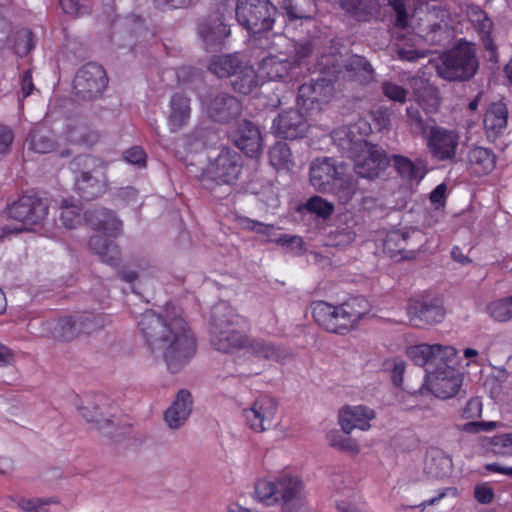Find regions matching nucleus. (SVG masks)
<instances>
[{
	"label": "nucleus",
	"instance_id": "58",
	"mask_svg": "<svg viewBox=\"0 0 512 512\" xmlns=\"http://www.w3.org/2000/svg\"><path fill=\"white\" fill-rule=\"evenodd\" d=\"M346 68L349 71H363L368 74H371L373 72L372 66L366 60V58L358 55H354L349 58L346 64Z\"/></svg>",
	"mask_w": 512,
	"mask_h": 512
},
{
	"label": "nucleus",
	"instance_id": "17",
	"mask_svg": "<svg viewBox=\"0 0 512 512\" xmlns=\"http://www.w3.org/2000/svg\"><path fill=\"white\" fill-rule=\"evenodd\" d=\"M449 363L443 362L436 371L427 376L426 383L429 391L440 399L456 396L462 386V374Z\"/></svg>",
	"mask_w": 512,
	"mask_h": 512
},
{
	"label": "nucleus",
	"instance_id": "52",
	"mask_svg": "<svg viewBox=\"0 0 512 512\" xmlns=\"http://www.w3.org/2000/svg\"><path fill=\"white\" fill-rule=\"evenodd\" d=\"M56 502L53 498H22L17 502V505L25 512H47L46 506Z\"/></svg>",
	"mask_w": 512,
	"mask_h": 512
},
{
	"label": "nucleus",
	"instance_id": "8",
	"mask_svg": "<svg viewBox=\"0 0 512 512\" xmlns=\"http://www.w3.org/2000/svg\"><path fill=\"white\" fill-rule=\"evenodd\" d=\"M242 167L241 155L235 150L224 148L201 171L199 180L206 189L221 185L232 186L237 182Z\"/></svg>",
	"mask_w": 512,
	"mask_h": 512
},
{
	"label": "nucleus",
	"instance_id": "40",
	"mask_svg": "<svg viewBox=\"0 0 512 512\" xmlns=\"http://www.w3.org/2000/svg\"><path fill=\"white\" fill-rule=\"evenodd\" d=\"M75 188L83 199L91 200L103 192L104 186L90 173L82 172L76 179Z\"/></svg>",
	"mask_w": 512,
	"mask_h": 512
},
{
	"label": "nucleus",
	"instance_id": "47",
	"mask_svg": "<svg viewBox=\"0 0 512 512\" xmlns=\"http://www.w3.org/2000/svg\"><path fill=\"white\" fill-rule=\"evenodd\" d=\"M408 233L403 231H392L387 234L383 248L391 257L405 250L407 245Z\"/></svg>",
	"mask_w": 512,
	"mask_h": 512
},
{
	"label": "nucleus",
	"instance_id": "44",
	"mask_svg": "<svg viewBox=\"0 0 512 512\" xmlns=\"http://www.w3.org/2000/svg\"><path fill=\"white\" fill-rule=\"evenodd\" d=\"M65 138L68 142L76 144H93L98 136L80 123L68 125L65 131Z\"/></svg>",
	"mask_w": 512,
	"mask_h": 512
},
{
	"label": "nucleus",
	"instance_id": "31",
	"mask_svg": "<svg viewBox=\"0 0 512 512\" xmlns=\"http://www.w3.org/2000/svg\"><path fill=\"white\" fill-rule=\"evenodd\" d=\"M361 125L362 122H359L348 127H340L331 133V139L334 144L342 153L347 154L348 157L355 153L360 144L365 141L362 137L356 136V132L360 129Z\"/></svg>",
	"mask_w": 512,
	"mask_h": 512
},
{
	"label": "nucleus",
	"instance_id": "23",
	"mask_svg": "<svg viewBox=\"0 0 512 512\" xmlns=\"http://www.w3.org/2000/svg\"><path fill=\"white\" fill-rule=\"evenodd\" d=\"M235 145L249 157H258L262 151L261 134L257 126L244 120L233 134Z\"/></svg>",
	"mask_w": 512,
	"mask_h": 512
},
{
	"label": "nucleus",
	"instance_id": "63",
	"mask_svg": "<svg viewBox=\"0 0 512 512\" xmlns=\"http://www.w3.org/2000/svg\"><path fill=\"white\" fill-rule=\"evenodd\" d=\"M474 496L479 503L489 504L493 500L494 492L490 486L482 484L476 486Z\"/></svg>",
	"mask_w": 512,
	"mask_h": 512
},
{
	"label": "nucleus",
	"instance_id": "29",
	"mask_svg": "<svg viewBox=\"0 0 512 512\" xmlns=\"http://www.w3.org/2000/svg\"><path fill=\"white\" fill-rule=\"evenodd\" d=\"M190 98L182 93L172 95L169 102L167 124L171 132H177L184 128L191 117Z\"/></svg>",
	"mask_w": 512,
	"mask_h": 512
},
{
	"label": "nucleus",
	"instance_id": "2",
	"mask_svg": "<svg viewBox=\"0 0 512 512\" xmlns=\"http://www.w3.org/2000/svg\"><path fill=\"white\" fill-rule=\"evenodd\" d=\"M255 45L267 50V54L258 63V77L261 81L293 80L298 69L311 56L314 46L311 41H293L283 35L254 38Z\"/></svg>",
	"mask_w": 512,
	"mask_h": 512
},
{
	"label": "nucleus",
	"instance_id": "24",
	"mask_svg": "<svg viewBox=\"0 0 512 512\" xmlns=\"http://www.w3.org/2000/svg\"><path fill=\"white\" fill-rule=\"evenodd\" d=\"M208 115L217 122H228L240 115L242 107L233 96L221 93L205 103Z\"/></svg>",
	"mask_w": 512,
	"mask_h": 512
},
{
	"label": "nucleus",
	"instance_id": "42",
	"mask_svg": "<svg viewBox=\"0 0 512 512\" xmlns=\"http://www.w3.org/2000/svg\"><path fill=\"white\" fill-rule=\"evenodd\" d=\"M29 145L33 151L45 154L54 151L57 144L50 132L35 130L30 134Z\"/></svg>",
	"mask_w": 512,
	"mask_h": 512
},
{
	"label": "nucleus",
	"instance_id": "16",
	"mask_svg": "<svg viewBox=\"0 0 512 512\" xmlns=\"http://www.w3.org/2000/svg\"><path fill=\"white\" fill-rule=\"evenodd\" d=\"M108 85L104 68L96 63L84 65L74 78L76 94L86 100H92L102 95Z\"/></svg>",
	"mask_w": 512,
	"mask_h": 512
},
{
	"label": "nucleus",
	"instance_id": "53",
	"mask_svg": "<svg viewBox=\"0 0 512 512\" xmlns=\"http://www.w3.org/2000/svg\"><path fill=\"white\" fill-rule=\"evenodd\" d=\"M491 445L496 454L512 456V433L494 436Z\"/></svg>",
	"mask_w": 512,
	"mask_h": 512
},
{
	"label": "nucleus",
	"instance_id": "9",
	"mask_svg": "<svg viewBox=\"0 0 512 512\" xmlns=\"http://www.w3.org/2000/svg\"><path fill=\"white\" fill-rule=\"evenodd\" d=\"M243 356L235 361L237 373L240 376H250L259 373L260 364L264 361H281L287 355L285 349L262 337L247 335L243 348Z\"/></svg>",
	"mask_w": 512,
	"mask_h": 512
},
{
	"label": "nucleus",
	"instance_id": "11",
	"mask_svg": "<svg viewBox=\"0 0 512 512\" xmlns=\"http://www.w3.org/2000/svg\"><path fill=\"white\" fill-rule=\"evenodd\" d=\"M235 12L240 25L259 34L273 28L277 9L269 0H237Z\"/></svg>",
	"mask_w": 512,
	"mask_h": 512
},
{
	"label": "nucleus",
	"instance_id": "54",
	"mask_svg": "<svg viewBox=\"0 0 512 512\" xmlns=\"http://www.w3.org/2000/svg\"><path fill=\"white\" fill-rule=\"evenodd\" d=\"M33 44V35L29 30H24L19 33L17 43H16V52L24 56L26 55L32 48Z\"/></svg>",
	"mask_w": 512,
	"mask_h": 512
},
{
	"label": "nucleus",
	"instance_id": "39",
	"mask_svg": "<svg viewBox=\"0 0 512 512\" xmlns=\"http://www.w3.org/2000/svg\"><path fill=\"white\" fill-rule=\"evenodd\" d=\"M241 67L237 56L222 55L211 61L209 70L219 78L231 77V79H233L234 75L239 72Z\"/></svg>",
	"mask_w": 512,
	"mask_h": 512
},
{
	"label": "nucleus",
	"instance_id": "4",
	"mask_svg": "<svg viewBox=\"0 0 512 512\" xmlns=\"http://www.w3.org/2000/svg\"><path fill=\"white\" fill-rule=\"evenodd\" d=\"M246 324V318L239 315L230 305L225 302L216 304L212 309L209 326L211 347L227 354L243 350L247 342V334L239 328Z\"/></svg>",
	"mask_w": 512,
	"mask_h": 512
},
{
	"label": "nucleus",
	"instance_id": "14",
	"mask_svg": "<svg viewBox=\"0 0 512 512\" xmlns=\"http://www.w3.org/2000/svg\"><path fill=\"white\" fill-rule=\"evenodd\" d=\"M425 139L427 149L434 159L442 162L455 161L460 142V134L457 130L436 124L430 125Z\"/></svg>",
	"mask_w": 512,
	"mask_h": 512
},
{
	"label": "nucleus",
	"instance_id": "64",
	"mask_svg": "<svg viewBox=\"0 0 512 512\" xmlns=\"http://www.w3.org/2000/svg\"><path fill=\"white\" fill-rule=\"evenodd\" d=\"M59 2L66 14L78 16L84 13L77 0H59Z\"/></svg>",
	"mask_w": 512,
	"mask_h": 512
},
{
	"label": "nucleus",
	"instance_id": "36",
	"mask_svg": "<svg viewBox=\"0 0 512 512\" xmlns=\"http://www.w3.org/2000/svg\"><path fill=\"white\" fill-rule=\"evenodd\" d=\"M269 163L278 172H289L294 166V158L287 143L278 141L268 151Z\"/></svg>",
	"mask_w": 512,
	"mask_h": 512
},
{
	"label": "nucleus",
	"instance_id": "30",
	"mask_svg": "<svg viewBox=\"0 0 512 512\" xmlns=\"http://www.w3.org/2000/svg\"><path fill=\"white\" fill-rule=\"evenodd\" d=\"M108 407V400L101 397L95 402H87L80 406L78 411L85 421L93 424L97 429H102L112 423V413L107 411Z\"/></svg>",
	"mask_w": 512,
	"mask_h": 512
},
{
	"label": "nucleus",
	"instance_id": "33",
	"mask_svg": "<svg viewBox=\"0 0 512 512\" xmlns=\"http://www.w3.org/2000/svg\"><path fill=\"white\" fill-rule=\"evenodd\" d=\"M508 109L502 102L493 103L488 108L484 117V126L487 133L494 136L500 135L507 127Z\"/></svg>",
	"mask_w": 512,
	"mask_h": 512
},
{
	"label": "nucleus",
	"instance_id": "62",
	"mask_svg": "<svg viewBox=\"0 0 512 512\" xmlns=\"http://www.w3.org/2000/svg\"><path fill=\"white\" fill-rule=\"evenodd\" d=\"M482 413V402L479 398L470 399L463 409V417L466 419L479 417Z\"/></svg>",
	"mask_w": 512,
	"mask_h": 512
},
{
	"label": "nucleus",
	"instance_id": "22",
	"mask_svg": "<svg viewBox=\"0 0 512 512\" xmlns=\"http://www.w3.org/2000/svg\"><path fill=\"white\" fill-rule=\"evenodd\" d=\"M375 418V412L364 406H346L339 411V425L343 432L350 434L354 429L367 431L370 429V421Z\"/></svg>",
	"mask_w": 512,
	"mask_h": 512
},
{
	"label": "nucleus",
	"instance_id": "27",
	"mask_svg": "<svg viewBox=\"0 0 512 512\" xmlns=\"http://www.w3.org/2000/svg\"><path fill=\"white\" fill-rule=\"evenodd\" d=\"M281 9L289 25H296L297 22L310 24L317 12L315 0H282Z\"/></svg>",
	"mask_w": 512,
	"mask_h": 512
},
{
	"label": "nucleus",
	"instance_id": "35",
	"mask_svg": "<svg viewBox=\"0 0 512 512\" xmlns=\"http://www.w3.org/2000/svg\"><path fill=\"white\" fill-rule=\"evenodd\" d=\"M393 166L398 174L404 180L410 183L418 184L426 175V170L422 163H415L411 159L401 156H392Z\"/></svg>",
	"mask_w": 512,
	"mask_h": 512
},
{
	"label": "nucleus",
	"instance_id": "61",
	"mask_svg": "<svg viewBox=\"0 0 512 512\" xmlns=\"http://www.w3.org/2000/svg\"><path fill=\"white\" fill-rule=\"evenodd\" d=\"M495 421L468 422L464 424L463 430L469 433H479L482 431H491L496 428Z\"/></svg>",
	"mask_w": 512,
	"mask_h": 512
},
{
	"label": "nucleus",
	"instance_id": "18",
	"mask_svg": "<svg viewBox=\"0 0 512 512\" xmlns=\"http://www.w3.org/2000/svg\"><path fill=\"white\" fill-rule=\"evenodd\" d=\"M406 354L418 366L429 364L440 366L443 362H453L456 350L449 345L422 343L408 347Z\"/></svg>",
	"mask_w": 512,
	"mask_h": 512
},
{
	"label": "nucleus",
	"instance_id": "12",
	"mask_svg": "<svg viewBox=\"0 0 512 512\" xmlns=\"http://www.w3.org/2000/svg\"><path fill=\"white\" fill-rule=\"evenodd\" d=\"M7 212L10 218L21 223V227L13 230L1 228L0 240H2L7 234L30 230L31 226L41 224L48 215V206L39 197L23 195L17 201L8 206Z\"/></svg>",
	"mask_w": 512,
	"mask_h": 512
},
{
	"label": "nucleus",
	"instance_id": "51",
	"mask_svg": "<svg viewBox=\"0 0 512 512\" xmlns=\"http://www.w3.org/2000/svg\"><path fill=\"white\" fill-rule=\"evenodd\" d=\"M407 122L413 132L425 136L429 131V125L424 121L418 108L410 106L406 109Z\"/></svg>",
	"mask_w": 512,
	"mask_h": 512
},
{
	"label": "nucleus",
	"instance_id": "6",
	"mask_svg": "<svg viewBox=\"0 0 512 512\" xmlns=\"http://www.w3.org/2000/svg\"><path fill=\"white\" fill-rule=\"evenodd\" d=\"M60 210V221L65 228L74 229L86 220L93 229L107 236L117 237L121 233L122 223L110 210L96 209L82 214L81 207L67 199L62 200Z\"/></svg>",
	"mask_w": 512,
	"mask_h": 512
},
{
	"label": "nucleus",
	"instance_id": "26",
	"mask_svg": "<svg viewBox=\"0 0 512 512\" xmlns=\"http://www.w3.org/2000/svg\"><path fill=\"white\" fill-rule=\"evenodd\" d=\"M193 399L190 391L181 389L171 406L164 413V420L169 428H180L192 412Z\"/></svg>",
	"mask_w": 512,
	"mask_h": 512
},
{
	"label": "nucleus",
	"instance_id": "56",
	"mask_svg": "<svg viewBox=\"0 0 512 512\" xmlns=\"http://www.w3.org/2000/svg\"><path fill=\"white\" fill-rule=\"evenodd\" d=\"M124 159L130 164L137 165L139 167L145 166L146 154L144 150L139 146H134L124 153Z\"/></svg>",
	"mask_w": 512,
	"mask_h": 512
},
{
	"label": "nucleus",
	"instance_id": "48",
	"mask_svg": "<svg viewBox=\"0 0 512 512\" xmlns=\"http://www.w3.org/2000/svg\"><path fill=\"white\" fill-rule=\"evenodd\" d=\"M308 212L323 219L328 218L334 211V205L320 196L311 197L305 204Z\"/></svg>",
	"mask_w": 512,
	"mask_h": 512
},
{
	"label": "nucleus",
	"instance_id": "43",
	"mask_svg": "<svg viewBox=\"0 0 512 512\" xmlns=\"http://www.w3.org/2000/svg\"><path fill=\"white\" fill-rule=\"evenodd\" d=\"M487 313L497 322L510 321L512 319V295L488 304Z\"/></svg>",
	"mask_w": 512,
	"mask_h": 512
},
{
	"label": "nucleus",
	"instance_id": "38",
	"mask_svg": "<svg viewBox=\"0 0 512 512\" xmlns=\"http://www.w3.org/2000/svg\"><path fill=\"white\" fill-rule=\"evenodd\" d=\"M260 80L258 71L255 72L251 66H243L231 79V85L235 91L248 95L257 89Z\"/></svg>",
	"mask_w": 512,
	"mask_h": 512
},
{
	"label": "nucleus",
	"instance_id": "46",
	"mask_svg": "<svg viewBox=\"0 0 512 512\" xmlns=\"http://www.w3.org/2000/svg\"><path fill=\"white\" fill-rule=\"evenodd\" d=\"M453 462L451 457L438 451L432 456L428 465L429 472L435 477H445L452 472Z\"/></svg>",
	"mask_w": 512,
	"mask_h": 512
},
{
	"label": "nucleus",
	"instance_id": "10",
	"mask_svg": "<svg viewBox=\"0 0 512 512\" xmlns=\"http://www.w3.org/2000/svg\"><path fill=\"white\" fill-rule=\"evenodd\" d=\"M103 326L102 316L86 313L46 321L43 323L42 335L57 340H70L78 334H89Z\"/></svg>",
	"mask_w": 512,
	"mask_h": 512
},
{
	"label": "nucleus",
	"instance_id": "3",
	"mask_svg": "<svg viewBox=\"0 0 512 512\" xmlns=\"http://www.w3.org/2000/svg\"><path fill=\"white\" fill-rule=\"evenodd\" d=\"M369 310V303L363 297H355L339 305L326 301H315L311 304L314 321L327 332L339 335L355 329Z\"/></svg>",
	"mask_w": 512,
	"mask_h": 512
},
{
	"label": "nucleus",
	"instance_id": "28",
	"mask_svg": "<svg viewBox=\"0 0 512 512\" xmlns=\"http://www.w3.org/2000/svg\"><path fill=\"white\" fill-rule=\"evenodd\" d=\"M240 226L247 231H252L257 234L262 235L267 241L276 242L282 246H296L298 248L302 247L303 241L302 238L295 235H281L279 237L276 236L275 227L270 224H265L259 221H255L249 219L247 217L240 218L239 220Z\"/></svg>",
	"mask_w": 512,
	"mask_h": 512
},
{
	"label": "nucleus",
	"instance_id": "1",
	"mask_svg": "<svg viewBox=\"0 0 512 512\" xmlns=\"http://www.w3.org/2000/svg\"><path fill=\"white\" fill-rule=\"evenodd\" d=\"M139 327L150 351L165 360L171 372L187 364L196 352V341L187 323L180 316L165 317L152 310L145 311Z\"/></svg>",
	"mask_w": 512,
	"mask_h": 512
},
{
	"label": "nucleus",
	"instance_id": "21",
	"mask_svg": "<svg viewBox=\"0 0 512 512\" xmlns=\"http://www.w3.org/2000/svg\"><path fill=\"white\" fill-rule=\"evenodd\" d=\"M309 124L298 111L290 109L280 113L273 121V132L282 138L297 139L303 137L308 131Z\"/></svg>",
	"mask_w": 512,
	"mask_h": 512
},
{
	"label": "nucleus",
	"instance_id": "37",
	"mask_svg": "<svg viewBox=\"0 0 512 512\" xmlns=\"http://www.w3.org/2000/svg\"><path fill=\"white\" fill-rule=\"evenodd\" d=\"M88 246L104 263L110 266H117L119 264L120 251L113 242L101 236H94L90 238Z\"/></svg>",
	"mask_w": 512,
	"mask_h": 512
},
{
	"label": "nucleus",
	"instance_id": "55",
	"mask_svg": "<svg viewBox=\"0 0 512 512\" xmlns=\"http://www.w3.org/2000/svg\"><path fill=\"white\" fill-rule=\"evenodd\" d=\"M14 140L12 130L4 125H0V160L9 153Z\"/></svg>",
	"mask_w": 512,
	"mask_h": 512
},
{
	"label": "nucleus",
	"instance_id": "7",
	"mask_svg": "<svg viewBox=\"0 0 512 512\" xmlns=\"http://www.w3.org/2000/svg\"><path fill=\"white\" fill-rule=\"evenodd\" d=\"M478 69L475 48L471 43L460 42L440 56L437 73L449 81H465Z\"/></svg>",
	"mask_w": 512,
	"mask_h": 512
},
{
	"label": "nucleus",
	"instance_id": "34",
	"mask_svg": "<svg viewBox=\"0 0 512 512\" xmlns=\"http://www.w3.org/2000/svg\"><path fill=\"white\" fill-rule=\"evenodd\" d=\"M468 165L472 174L485 175L494 169L495 156L489 149L474 147L468 153Z\"/></svg>",
	"mask_w": 512,
	"mask_h": 512
},
{
	"label": "nucleus",
	"instance_id": "50",
	"mask_svg": "<svg viewBox=\"0 0 512 512\" xmlns=\"http://www.w3.org/2000/svg\"><path fill=\"white\" fill-rule=\"evenodd\" d=\"M381 91L385 97H387L389 100L398 102V103H405L408 95V91L391 81H383L381 83Z\"/></svg>",
	"mask_w": 512,
	"mask_h": 512
},
{
	"label": "nucleus",
	"instance_id": "15",
	"mask_svg": "<svg viewBox=\"0 0 512 512\" xmlns=\"http://www.w3.org/2000/svg\"><path fill=\"white\" fill-rule=\"evenodd\" d=\"M354 162V171L361 178L374 179L386 168L388 161L378 146L364 141L355 153L349 156Z\"/></svg>",
	"mask_w": 512,
	"mask_h": 512
},
{
	"label": "nucleus",
	"instance_id": "59",
	"mask_svg": "<svg viewBox=\"0 0 512 512\" xmlns=\"http://www.w3.org/2000/svg\"><path fill=\"white\" fill-rule=\"evenodd\" d=\"M393 111L390 108L380 107L374 113V120L380 129H388L391 125Z\"/></svg>",
	"mask_w": 512,
	"mask_h": 512
},
{
	"label": "nucleus",
	"instance_id": "41",
	"mask_svg": "<svg viewBox=\"0 0 512 512\" xmlns=\"http://www.w3.org/2000/svg\"><path fill=\"white\" fill-rule=\"evenodd\" d=\"M200 33L206 44L212 45L227 37L230 29L220 18H217L213 23L205 24Z\"/></svg>",
	"mask_w": 512,
	"mask_h": 512
},
{
	"label": "nucleus",
	"instance_id": "19",
	"mask_svg": "<svg viewBox=\"0 0 512 512\" xmlns=\"http://www.w3.org/2000/svg\"><path fill=\"white\" fill-rule=\"evenodd\" d=\"M345 167L332 158L324 157L314 160L310 166V182L318 191L331 190L338 175L344 174Z\"/></svg>",
	"mask_w": 512,
	"mask_h": 512
},
{
	"label": "nucleus",
	"instance_id": "5",
	"mask_svg": "<svg viewBox=\"0 0 512 512\" xmlns=\"http://www.w3.org/2000/svg\"><path fill=\"white\" fill-rule=\"evenodd\" d=\"M254 494L266 506H279L281 512H305L306 509L305 487L296 476L260 479L255 484Z\"/></svg>",
	"mask_w": 512,
	"mask_h": 512
},
{
	"label": "nucleus",
	"instance_id": "57",
	"mask_svg": "<svg viewBox=\"0 0 512 512\" xmlns=\"http://www.w3.org/2000/svg\"><path fill=\"white\" fill-rule=\"evenodd\" d=\"M397 54L399 59L412 62L420 58H425L428 55V51L411 47H399Z\"/></svg>",
	"mask_w": 512,
	"mask_h": 512
},
{
	"label": "nucleus",
	"instance_id": "32",
	"mask_svg": "<svg viewBox=\"0 0 512 512\" xmlns=\"http://www.w3.org/2000/svg\"><path fill=\"white\" fill-rule=\"evenodd\" d=\"M340 8L357 21L367 22L379 11L376 0H339Z\"/></svg>",
	"mask_w": 512,
	"mask_h": 512
},
{
	"label": "nucleus",
	"instance_id": "13",
	"mask_svg": "<svg viewBox=\"0 0 512 512\" xmlns=\"http://www.w3.org/2000/svg\"><path fill=\"white\" fill-rule=\"evenodd\" d=\"M278 402L270 395L258 396L250 406L243 408L241 416L248 428L256 433L272 429L276 425Z\"/></svg>",
	"mask_w": 512,
	"mask_h": 512
},
{
	"label": "nucleus",
	"instance_id": "49",
	"mask_svg": "<svg viewBox=\"0 0 512 512\" xmlns=\"http://www.w3.org/2000/svg\"><path fill=\"white\" fill-rule=\"evenodd\" d=\"M330 445L353 456L358 455L360 452V445L355 439L338 433L331 436Z\"/></svg>",
	"mask_w": 512,
	"mask_h": 512
},
{
	"label": "nucleus",
	"instance_id": "45",
	"mask_svg": "<svg viewBox=\"0 0 512 512\" xmlns=\"http://www.w3.org/2000/svg\"><path fill=\"white\" fill-rule=\"evenodd\" d=\"M343 175H338L333 182L331 190L327 192L335 194L341 202H348L356 192V182L352 178H345Z\"/></svg>",
	"mask_w": 512,
	"mask_h": 512
},
{
	"label": "nucleus",
	"instance_id": "60",
	"mask_svg": "<svg viewBox=\"0 0 512 512\" xmlns=\"http://www.w3.org/2000/svg\"><path fill=\"white\" fill-rule=\"evenodd\" d=\"M405 0H388L389 5L396 12V25L400 28L407 27V13L405 11Z\"/></svg>",
	"mask_w": 512,
	"mask_h": 512
},
{
	"label": "nucleus",
	"instance_id": "20",
	"mask_svg": "<svg viewBox=\"0 0 512 512\" xmlns=\"http://www.w3.org/2000/svg\"><path fill=\"white\" fill-rule=\"evenodd\" d=\"M334 94V86L331 80L319 78L310 80L299 87L297 102L303 108L313 109L314 104L328 102Z\"/></svg>",
	"mask_w": 512,
	"mask_h": 512
},
{
	"label": "nucleus",
	"instance_id": "25",
	"mask_svg": "<svg viewBox=\"0 0 512 512\" xmlns=\"http://www.w3.org/2000/svg\"><path fill=\"white\" fill-rule=\"evenodd\" d=\"M407 311L410 321L416 326L440 323L445 316L442 305L434 301L412 300Z\"/></svg>",
	"mask_w": 512,
	"mask_h": 512
}]
</instances>
